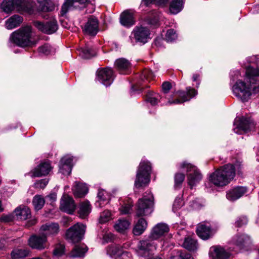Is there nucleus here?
<instances>
[{
  "label": "nucleus",
  "instance_id": "5fc2aeb1",
  "mask_svg": "<svg viewBox=\"0 0 259 259\" xmlns=\"http://www.w3.org/2000/svg\"><path fill=\"white\" fill-rule=\"evenodd\" d=\"M64 252V246L61 244L57 245L54 250V254L58 256L62 255Z\"/></svg>",
  "mask_w": 259,
  "mask_h": 259
},
{
  "label": "nucleus",
  "instance_id": "2eb2a0df",
  "mask_svg": "<svg viewBox=\"0 0 259 259\" xmlns=\"http://www.w3.org/2000/svg\"><path fill=\"white\" fill-rule=\"evenodd\" d=\"M52 167L49 161L41 162L36 167L31 170L30 174L32 178L41 177L48 175L51 170Z\"/></svg>",
  "mask_w": 259,
  "mask_h": 259
},
{
  "label": "nucleus",
  "instance_id": "37998d69",
  "mask_svg": "<svg viewBox=\"0 0 259 259\" xmlns=\"http://www.w3.org/2000/svg\"><path fill=\"white\" fill-rule=\"evenodd\" d=\"M178 38V34L174 29H168L165 33L164 39L167 42H172Z\"/></svg>",
  "mask_w": 259,
  "mask_h": 259
},
{
  "label": "nucleus",
  "instance_id": "8fccbe9b",
  "mask_svg": "<svg viewBox=\"0 0 259 259\" xmlns=\"http://www.w3.org/2000/svg\"><path fill=\"white\" fill-rule=\"evenodd\" d=\"M159 96L158 94L149 95L146 98V101L149 102L152 105L157 104L159 101Z\"/></svg>",
  "mask_w": 259,
  "mask_h": 259
},
{
  "label": "nucleus",
  "instance_id": "603ef678",
  "mask_svg": "<svg viewBox=\"0 0 259 259\" xmlns=\"http://www.w3.org/2000/svg\"><path fill=\"white\" fill-rule=\"evenodd\" d=\"M179 96L180 97H182V99L181 100L177 99V100H176L175 101H169L168 103L169 104H172V103H174V104H179V103H181L182 102L187 101H188L189 99V98H187V96H185V94L184 92H180L179 93Z\"/></svg>",
  "mask_w": 259,
  "mask_h": 259
},
{
  "label": "nucleus",
  "instance_id": "7c9ffc66",
  "mask_svg": "<svg viewBox=\"0 0 259 259\" xmlns=\"http://www.w3.org/2000/svg\"><path fill=\"white\" fill-rule=\"evenodd\" d=\"M131 223L129 221L125 219H119L114 225L115 230L121 233H124L130 228Z\"/></svg>",
  "mask_w": 259,
  "mask_h": 259
},
{
  "label": "nucleus",
  "instance_id": "ea45409f",
  "mask_svg": "<svg viewBox=\"0 0 259 259\" xmlns=\"http://www.w3.org/2000/svg\"><path fill=\"white\" fill-rule=\"evenodd\" d=\"M45 200L40 195H35L33 199L32 204L35 210L41 209L45 204Z\"/></svg>",
  "mask_w": 259,
  "mask_h": 259
},
{
  "label": "nucleus",
  "instance_id": "f704fd0d",
  "mask_svg": "<svg viewBox=\"0 0 259 259\" xmlns=\"http://www.w3.org/2000/svg\"><path fill=\"white\" fill-rule=\"evenodd\" d=\"M160 17V14L154 11L147 18L146 21L148 24L151 26L158 27L159 26V19Z\"/></svg>",
  "mask_w": 259,
  "mask_h": 259
},
{
  "label": "nucleus",
  "instance_id": "423d86ee",
  "mask_svg": "<svg viewBox=\"0 0 259 259\" xmlns=\"http://www.w3.org/2000/svg\"><path fill=\"white\" fill-rule=\"evenodd\" d=\"M28 2L22 0H4L2 5L1 8L6 13H10L16 9L19 12L25 11L28 9Z\"/></svg>",
  "mask_w": 259,
  "mask_h": 259
},
{
  "label": "nucleus",
  "instance_id": "f257e3e1",
  "mask_svg": "<svg viewBox=\"0 0 259 259\" xmlns=\"http://www.w3.org/2000/svg\"><path fill=\"white\" fill-rule=\"evenodd\" d=\"M257 76H259V69L248 67L246 69L245 79L248 80L249 83L238 80L232 88L234 95L243 102L247 101L252 93L259 92V80L256 79Z\"/></svg>",
  "mask_w": 259,
  "mask_h": 259
},
{
  "label": "nucleus",
  "instance_id": "3c124183",
  "mask_svg": "<svg viewBox=\"0 0 259 259\" xmlns=\"http://www.w3.org/2000/svg\"><path fill=\"white\" fill-rule=\"evenodd\" d=\"M48 180L46 179L38 180L34 183V187L36 189H44L48 184Z\"/></svg>",
  "mask_w": 259,
  "mask_h": 259
},
{
  "label": "nucleus",
  "instance_id": "dca6fc26",
  "mask_svg": "<svg viewBox=\"0 0 259 259\" xmlns=\"http://www.w3.org/2000/svg\"><path fill=\"white\" fill-rule=\"evenodd\" d=\"M107 253L115 258L121 257V259H130L131 254L123 250L120 245L112 244L107 248Z\"/></svg>",
  "mask_w": 259,
  "mask_h": 259
},
{
  "label": "nucleus",
  "instance_id": "7ed1b4c3",
  "mask_svg": "<svg viewBox=\"0 0 259 259\" xmlns=\"http://www.w3.org/2000/svg\"><path fill=\"white\" fill-rule=\"evenodd\" d=\"M235 176V166L226 164L217 169L209 177V181L216 186L223 187L228 185Z\"/></svg>",
  "mask_w": 259,
  "mask_h": 259
},
{
  "label": "nucleus",
  "instance_id": "338daca9",
  "mask_svg": "<svg viewBox=\"0 0 259 259\" xmlns=\"http://www.w3.org/2000/svg\"><path fill=\"white\" fill-rule=\"evenodd\" d=\"M199 74H194L193 76V80L194 81H196L198 80V78H199Z\"/></svg>",
  "mask_w": 259,
  "mask_h": 259
},
{
  "label": "nucleus",
  "instance_id": "ddd939ff",
  "mask_svg": "<svg viewBox=\"0 0 259 259\" xmlns=\"http://www.w3.org/2000/svg\"><path fill=\"white\" fill-rule=\"evenodd\" d=\"M169 230V227L166 224L163 223H158L153 228L149 237V239L148 240L153 242V240L157 239L164 235L168 232Z\"/></svg>",
  "mask_w": 259,
  "mask_h": 259
},
{
  "label": "nucleus",
  "instance_id": "c756f323",
  "mask_svg": "<svg viewBox=\"0 0 259 259\" xmlns=\"http://www.w3.org/2000/svg\"><path fill=\"white\" fill-rule=\"evenodd\" d=\"M92 210L91 205L89 201L85 200L80 203L78 213L79 217L84 219L90 214Z\"/></svg>",
  "mask_w": 259,
  "mask_h": 259
},
{
  "label": "nucleus",
  "instance_id": "c03bdc74",
  "mask_svg": "<svg viewBox=\"0 0 259 259\" xmlns=\"http://www.w3.org/2000/svg\"><path fill=\"white\" fill-rule=\"evenodd\" d=\"M133 206V202L131 200H128L126 203L124 202L120 208L119 210L122 214H127L130 213Z\"/></svg>",
  "mask_w": 259,
  "mask_h": 259
},
{
  "label": "nucleus",
  "instance_id": "774afa93",
  "mask_svg": "<svg viewBox=\"0 0 259 259\" xmlns=\"http://www.w3.org/2000/svg\"><path fill=\"white\" fill-rule=\"evenodd\" d=\"M49 197L51 198L54 199L55 198V195H50L49 196Z\"/></svg>",
  "mask_w": 259,
  "mask_h": 259
},
{
  "label": "nucleus",
  "instance_id": "4468645a",
  "mask_svg": "<svg viewBox=\"0 0 259 259\" xmlns=\"http://www.w3.org/2000/svg\"><path fill=\"white\" fill-rule=\"evenodd\" d=\"M85 34L95 36L99 31V21L94 16H91L88 18L82 28Z\"/></svg>",
  "mask_w": 259,
  "mask_h": 259
},
{
  "label": "nucleus",
  "instance_id": "6e6552de",
  "mask_svg": "<svg viewBox=\"0 0 259 259\" xmlns=\"http://www.w3.org/2000/svg\"><path fill=\"white\" fill-rule=\"evenodd\" d=\"M150 34V31L147 27L137 26L134 28L130 36L131 42L133 45L137 42L145 44L147 41Z\"/></svg>",
  "mask_w": 259,
  "mask_h": 259
},
{
  "label": "nucleus",
  "instance_id": "79ce46f5",
  "mask_svg": "<svg viewBox=\"0 0 259 259\" xmlns=\"http://www.w3.org/2000/svg\"><path fill=\"white\" fill-rule=\"evenodd\" d=\"M39 8L42 11H51L54 8L49 0H38Z\"/></svg>",
  "mask_w": 259,
  "mask_h": 259
},
{
  "label": "nucleus",
  "instance_id": "39448f33",
  "mask_svg": "<svg viewBox=\"0 0 259 259\" xmlns=\"http://www.w3.org/2000/svg\"><path fill=\"white\" fill-rule=\"evenodd\" d=\"M153 196L151 192L146 193L142 198L139 199L137 204L136 215L141 217L150 214L153 205Z\"/></svg>",
  "mask_w": 259,
  "mask_h": 259
},
{
  "label": "nucleus",
  "instance_id": "4c0bfd02",
  "mask_svg": "<svg viewBox=\"0 0 259 259\" xmlns=\"http://www.w3.org/2000/svg\"><path fill=\"white\" fill-rule=\"evenodd\" d=\"M29 251L26 249H17L11 253L13 259H19L28 255Z\"/></svg>",
  "mask_w": 259,
  "mask_h": 259
},
{
  "label": "nucleus",
  "instance_id": "09e8293b",
  "mask_svg": "<svg viewBox=\"0 0 259 259\" xmlns=\"http://www.w3.org/2000/svg\"><path fill=\"white\" fill-rule=\"evenodd\" d=\"M154 77V75L152 71L149 69H145L142 72L141 78V79H144L147 80H151Z\"/></svg>",
  "mask_w": 259,
  "mask_h": 259
},
{
  "label": "nucleus",
  "instance_id": "4be33fe9",
  "mask_svg": "<svg viewBox=\"0 0 259 259\" xmlns=\"http://www.w3.org/2000/svg\"><path fill=\"white\" fill-rule=\"evenodd\" d=\"M196 232L198 236L203 240L208 239L213 235L209 225L206 224V222H202L198 225Z\"/></svg>",
  "mask_w": 259,
  "mask_h": 259
},
{
  "label": "nucleus",
  "instance_id": "a878e982",
  "mask_svg": "<svg viewBox=\"0 0 259 259\" xmlns=\"http://www.w3.org/2000/svg\"><path fill=\"white\" fill-rule=\"evenodd\" d=\"M40 230L42 235L47 237V235L57 234L59 231V226L55 223H46L41 226Z\"/></svg>",
  "mask_w": 259,
  "mask_h": 259
},
{
  "label": "nucleus",
  "instance_id": "a19ab883",
  "mask_svg": "<svg viewBox=\"0 0 259 259\" xmlns=\"http://www.w3.org/2000/svg\"><path fill=\"white\" fill-rule=\"evenodd\" d=\"M79 55L83 58L89 59L95 55V52L93 51L88 46H86L84 48H81L79 50Z\"/></svg>",
  "mask_w": 259,
  "mask_h": 259
},
{
  "label": "nucleus",
  "instance_id": "2f4dec72",
  "mask_svg": "<svg viewBox=\"0 0 259 259\" xmlns=\"http://www.w3.org/2000/svg\"><path fill=\"white\" fill-rule=\"evenodd\" d=\"M87 250L88 248L84 244L76 245L69 253V256L72 258L82 257Z\"/></svg>",
  "mask_w": 259,
  "mask_h": 259
},
{
  "label": "nucleus",
  "instance_id": "680f3d73",
  "mask_svg": "<svg viewBox=\"0 0 259 259\" xmlns=\"http://www.w3.org/2000/svg\"><path fill=\"white\" fill-rule=\"evenodd\" d=\"M187 90V95L189 96V98L193 97L197 94L196 91L194 89L188 88Z\"/></svg>",
  "mask_w": 259,
  "mask_h": 259
},
{
  "label": "nucleus",
  "instance_id": "1a4fd4ad",
  "mask_svg": "<svg viewBox=\"0 0 259 259\" xmlns=\"http://www.w3.org/2000/svg\"><path fill=\"white\" fill-rule=\"evenodd\" d=\"M139 253L146 259H162L158 256H154L152 251L156 250V245L154 242L150 240H142L139 245Z\"/></svg>",
  "mask_w": 259,
  "mask_h": 259
},
{
  "label": "nucleus",
  "instance_id": "aec40b11",
  "mask_svg": "<svg viewBox=\"0 0 259 259\" xmlns=\"http://www.w3.org/2000/svg\"><path fill=\"white\" fill-rule=\"evenodd\" d=\"M247 192L246 187L237 186L229 190L226 193V198L231 201H234L242 197Z\"/></svg>",
  "mask_w": 259,
  "mask_h": 259
},
{
  "label": "nucleus",
  "instance_id": "a211bd4d",
  "mask_svg": "<svg viewBox=\"0 0 259 259\" xmlns=\"http://www.w3.org/2000/svg\"><path fill=\"white\" fill-rule=\"evenodd\" d=\"M47 239L46 236H32L28 240L29 245L33 249L41 250L47 247Z\"/></svg>",
  "mask_w": 259,
  "mask_h": 259
},
{
  "label": "nucleus",
  "instance_id": "e433bc0d",
  "mask_svg": "<svg viewBox=\"0 0 259 259\" xmlns=\"http://www.w3.org/2000/svg\"><path fill=\"white\" fill-rule=\"evenodd\" d=\"M183 2L182 0H173L169 6V12L172 14H177L182 9Z\"/></svg>",
  "mask_w": 259,
  "mask_h": 259
},
{
  "label": "nucleus",
  "instance_id": "13d9d810",
  "mask_svg": "<svg viewBox=\"0 0 259 259\" xmlns=\"http://www.w3.org/2000/svg\"><path fill=\"white\" fill-rule=\"evenodd\" d=\"M171 88V85L169 82L165 81L162 84V89L164 93H167Z\"/></svg>",
  "mask_w": 259,
  "mask_h": 259
},
{
  "label": "nucleus",
  "instance_id": "69168bd1",
  "mask_svg": "<svg viewBox=\"0 0 259 259\" xmlns=\"http://www.w3.org/2000/svg\"><path fill=\"white\" fill-rule=\"evenodd\" d=\"M180 201V199L179 200H176L174 202V205H173V208L174 209L176 208H179L180 207L181 205L179 204V202Z\"/></svg>",
  "mask_w": 259,
  "mask_h": 259
},
{
  "label": "nucleus",
  "instance_id": "9b49d317",
  "mask_svg": "<svg viewBox=\"0 0 259 259\" xmlns=\"http://www.w3.org/2000/svg\"><path fill=\"white\" fill-rule=\"evenodd\" d=\"M234 125L236 126V127L234 128V132L241 134L242 132L247 133L253 130L255 124L251 118L242 117L236 118Z\"/></svg>",
  "mask_w": 259,
  "mask_h": 259
},
{
  "label": "nucleus",
  "instance_id": "393cba45",
  "mask_svg": "<svg viewBox=\"0 0 259 259\" xmlns=\"http://www.w3.org/2000/svg\"><path fill=\"white\" fill-rule=\"evenodd\" d=\"M210 253L215 259H227L229 257L230 253L227 252L220 246H214L210 248Z\"/></svg>",
  "mask_w": 259,
  "mask_h": 259
},
{
  "label": "nucleus",
  "instance_id": "58836bf2",
  "mask_svg": "<svg viewBox=\"0 0 259 259\" xmlns=\"http://www.w3.org/2000/svg\"><path fill=\"white\" fill-rule=\"evenodd\" d=\"M183 246L189 250H194L197 248V241L191 237L185 238Z\"/></svg>",
  "mask_w": 259,
  "mask_h": 259
},
{
  "label": "nucleus",
  "instance_id": "052dcab7",
  "mask_svg": "<svg viewBox=\"0 0 259 259\" xmlns=\"http://www.w3.org/2000/svg\"><path fill=\"white\" fill-rule=\"evenodd\" d=\"M113 239V235L111 233H106L103 236V240L106 242L111 241Z\"/></svg>",
  "mask_w": 259,
  "mask_h": 259
},
{
  "label": "nucleus",
  "instance_id": "412c9836",
  "mask_svg": "<svg viewBox=\"0 0 259 259\" xmlns=\"http://www.w3.org/2000/svg\"><path fill=\"white\" fill-rule=\"evenodd\" d=\"M121 24L126 27H130L135 24V16L134 12L132 10H125L120 16Z\"/></svg>",
  "mask_w": 259,
  "mask_h": 259
},
{
  "label": "nucleus",
  "instance_id": "bf43d9fd",
  "mask_svg": "<svg viewBox=\"0 0 259 259\" xmlns=\"http://www.w3.org/2000/svg\"><path fill=\"white\" fill-rule=\"evenodd\" d=\"M59 167L60 172H61L63 175H68L71 171V169L69 171H68L66 168V166H64V164H60Z\"/></svg>",
  "mask_w": 259,
  "mask_h": 259
},
{
  "label": "nucleus",
  "instance_id": "9d476101",
  "mask_svg": "<svg viewBox=\"0 0 259 259\" xmlns=\"http://www.w3.org/2000/svg\"><path fill=\"white\" fill-rule=\"evenodd\" d=\"M85 226L82 224L77 223L67 230L66 238L73 243L79 241L85 233Z\"/></svg>",
  "mask_w": 259,
  "mask_h": 259
},
{
  "label": "nucleus",
  "instance_id": "20e7f679",
  "mask_svg": "<svg viewBox=\"0 0 259 259\" xmlns=\"http://www.w3.org/2000/svg\"><path fill=\"white\" fill-rule=\"evenodd\" d=\"M151 171V163L148 161H142L139 164L135 181L136 188L144 187L149 183Z\"/></svg>",
  "mask_w": 259,
  "mask_h": 259
},
{
  "label": "nucleus",
  "instance_id": "6ab92c4d",
  "mask_svg": "<svg viewBox=\"0 0 259 259\" xmlns=\"http://www.w3.org/2000/svg\"><path fill=\"white\" fill-rule=\"evenodd\" d=\"M75 207L72 198L67 195H64L60 202V209L64 212L71 214L74 211Z\"/></svg>",
  "mask_w": 259,
  "mask_h": 259
},
{
  "label": "nucleus",
  "instance_id": "0e129e2a",
  "mask_svg": "<svg viewBox=\"0 0 259 259\" xmlns=\"http://www.w3.org/2000/svg\"><path fill=\"white\" fill-rule=\"evenodd\" d=\"M37 223V220L35 218H33L31 220L27 222L26 224V226L28 227H31L34 225H35Z\"/></svg>",
  "mask_w": 259,
  "mask_h": 259
},
{
  "label": "nucleus",
  "instance_id": "6e6d98bb",
  "mask_svg": "<svg viewBox=\"0 0 259 259\" xmlns=\"http://www.w3.org/2000/svg\"><path fill=\"white\" fill-rule=\"evenodd\" d=\"M247 223V219L245 217L239 218L235 223L237 227H240Z\"/></svg>",
  "mask_w": 259,
  "mask_h": 259
},
{
  "label": "nucleus",
  "instance_id": "5701e85b",
  "mask_svg": "<svg viewBox=\"0 0 259 259\" xmlns=\"http://www.w3.org/2000/svg\"><path fill=\"white\" fill-rule=\"evenodd\" d=\"M87 0H66L62 6L60 11L61 15H65L69 11L77 8L78 6V4H85Z\"/></svg>",
  "mask_w": 259,
  "mask_h": 259
},
{
  "label": "nucleus",
  "instance_id": "f3484780",
  "mask_svg": "<svg viewBox=\"0 0 259 259\" xmlns=\"http://www.w3.org/2000/svg\"><path fill=\"white\" fill-rule=\"evenodd\" d=\"M98 80L104 85L108 87L113 81V71L111 68H105L98 72Z\"/></svg>",
  "mask_w": 259,
  "mask_h": 259
},
{
  "label": "nucleus",
  "instance_id": "de8ad7c7",
  "mask_svg": "<svg viewBox=\"0 0 259 259\" xmlns=\"http://www.w3.org/2000/svg\"><path fill=\"white\" fill-rule=\"evenodd\" d=\"M53 49L52 47L48 44H45V45L38 48L39 53L48 55L52 53Z\"/></svg>",
  "mask_w": 259,
  "mask_h": 259
},
{
  "label": "nucleus",
  "instance_id": "c9c22d12",
  "mask_svg": "<svg viewBox=\"0 0 259 259\" xmlns=\"http://www.w3.org/2000/svg\"><path fill=\"white\" fill-rule=\"evenodd\" d=\"M233 242L236 246L240 249L249 244L250 239L246 235H242L237 237L236 238L234 239Z\"/></svg>",
  "mask_w": 259,
  "mask_h": 259
},
{
  "label": "nucleus",
  "instance_id": "bb28decb",
  "mask_svg": "<svg viewBox=\"0 0 259 259\" xmlns=\"http://www.w3.org/2000/svg\"><path fill=\"white\" fill-rule=\"evenodd\" d=\"M72 191L75 197L81 198L88 192V188L85 184L76 182L72 188Z\"/></svg>",
  "mask_w": 259,
  "mask_h": 259
},
{
  "label": "nucleus",
  "instance_id": "c85d7f7f",
  "mask_svg": "<svg viewBox=\"0 0 259 259\" xmlns=\"http://www.w3.org/2000/svg\"><path fill=\"white\" fill-rule=\"evenodd\" d=\"M22 17L15 15L11 17L6 21L5 26L8 29H14L20 25L23 22Z\"/></svg>",
  "mask_w": 259,
  "mask_h": 259
},
{
  "label": "nucleus",
  "instance_id": "f03ea898",
  "mask_svg": "<svg viewBox=\"0 0 259 259\" xmlns=\"http://www.w3.org/2000/svg\"><path fill=\"white\" fill-rule=\"evenodd\" d=\"M10 39L14 44L21 47H32L34 46L38 40L37 36L32 31L30 26L21 27L12 33Z\"/></svg>",
  "mask_w": 259,
  "mask_h": 259
},
{
  "label": "nucleus",
  "instance_id": "a18cd8bd",
  "mask_svg": "<svg viewBox=\"0 0 259 259\" xmlns=\"http://www.w3.org/2000/svg\"><path fill=\"white\" fill-rule=\"evenodd\" d=\"M111 219V212L109 210H105L101 213L99 222L103 224L109 221Z\"/></svg>",
  "mask_w": 259,
  "mask_h": 259
},
{
  "label": "nucleus",
  "instance_id": "0eeeda50",
  "mask_svg": "<svg viewBox=\"0 0 259 259\" xmlns=\"http://www.w3.org/2000/svg\"><path fill=\"white\" fill-rule=\"evenodd\" d=\"M182 167L186 168L188 172V184L191 188L201 180L202 175L195 166L184 162L182 164Z\"/></svg>",
  "mask_w": 259,
  "mask_h": 259
},
{
  "label": "nucleus",
  "instance_id": "864d4df0",
  "mask_svg": "<svg viewBox=\"0 0 259 259\" xmlns=\"http://www.w3.org/2000/svg\"><path fill=\"white\" fill-rule=\"evenodd\" d=\"M167 0H142V3L145 6H148L149 4L154 3L158 5H163L167 2Z\"/></svg>",
  "mask_w": 259,
  "mask_h": 259
},
{
  "label": "nucleus",
  "instance_id": "cd10ccee",
  "mask_svg": "<svg viewBox=\"0 0 259 259\" xmlns=\"http://www.w3.org/2000/svg\"><path fill=\"white\" fill-rule=\"evenodd\" d=\"M15 214L17 220L24 221L31 216L30 209L26 206H19L15 210Z\"/></svg>",
  "mask_w": 259,
  "mask_h": 259
},
{
  "label": "nucleus",
  "instance_id": "473e14b6",
  "mask_svg": "<svg viewBox=\"0 0 259 259\" xmlns=\"http://www.w3.org/2000/svg\"><path fill=\"white\" fill-rule=\"evenodd\" d=\"M98 200L96 202V205L99 207H102L103 205L107 204L110 200V195L104 190H99L98 193Z\"/></svg>",
  "mask_w": 259,
  "mask_h": 259
},
{
  "label": "nucleus",
  "instance_id": "49530a36",
  "mask_svg": "<svg viewBox=\"0 0 259 259\" xmlns=\"http://www.w3.org/2000/svg\"><path fill=\"white\" fill-rule=\"evenodd\" d=\"M72 158L69 156H66L61 159L60 164H64V166H66L67 170L69 171L72 169Z\"/></svg>",
  "mask_w": 259,
  "mask_h": 259
},
{
  "label": "nucleus",
  "instance_id": "e2e57ef3",
  "mask_svg": "<svg viewBox=\"0 0 259 259\" xmlns=\"http://www.w3.org/2000/svg\"><path fill=\"white\" fill-rule=\"evenodd\" d=\"M2 222H10L13 221V217L11 215H4L1 218Z\"/></svg>",
  "mask_w": 259,
  "mask_h": 259
},
{
  "label": "nucleus",
  "instance_id": "4d7b16f0",
  "mask_svg": "<svg viewBox=\"0 0 259 259\" xmlns=\"http://www.w3.org/2000/svg\"><path fill=\"white\" fill-rule=\"evenodd\" d=\"M185 179V175L183 174H177L175 176L176 184H181Z\"/></svg>",
  "mask_w": 259,
  "mask_h": 259
},
{
  "label": "nucleus",
  "instance_id": "72a5a7b5",
  "mask_svg": "<svg viewBox=\"0 0 259 259\" xmlns=\"http://www.w3.org/2000/svg\"><path fill=\"white\" fill-rule=\"evenodd\" d=\"M147 227V223L146 220L143 218L139 219L135 224L133 232L135 235H140L146 230Z\"/></svg>",
  "mask_w": 259,
  "mask_h": 259
},
{
  "label": "nucleus",
  "instance_id": "f8f14e48",
  "mask_svg": "<svg viewBox=\"0 0 259 259\" xmlns=\"http://www.w3.org/2000/svg\"><path fill=\"white\" fill-rule=\"evenodd\" d=\"M33 24L39 30L47 34L53 33L58 29L57 20L54 18L51 19L45 24L37 21H34Z\"/></svg>",
  "mask_w": 259,
  "mask_h": 259
},
{
  "label": "nucleus",
  "instance_id": "b1692460",
  "mask_svg": "<svg viewBox=\"0 0 259 259\" xmlns=\"http://www.w3.org/2000/svg\"><path fill=\"white\" fill-rule=\"evenodd\" d=\"M115 67L121 74H127L131 68L130 61L124 58H119L115 62Z\"/></svg>",
  "mask_w": 259,
  "mask_h": 259
}]
</instances>
